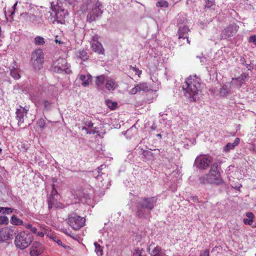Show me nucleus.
<instances>
[{"label":"nucleus","instance_id":"8fccbe9b","mask_svg":"<svg viewBox=\"0 0 256 256\" xmlns=\"http://www.w3.org/2000/svg\"><path fill=\"white\" fill-rule=\"evenodd\" d=\"M200 256H210L209 250H206L204 251H202L200 252Z\"/></svg>","mask_w":256,"mask_h":256},{"label":"nucleus","instance_id":"4c0bfd02","mask_svg":"<svg viewBox=\"0 0 256 256\" xmlns=\"http://www.w3.org/2000/svg\"><path fill=\"white\" fill-rule=\"evenodd\" d=\"M13 212V210L10 208H4V207H0V212L2 214H8L10 213H12Z\"/></svg>","mask_w":256,"mask_h":256},{"label":"nucleus","instance_id":"338daca9","mask_svg":"<svg viewBox=\"0 0 256 256\" xmlns=\"http://www.w3.org/2000/svg\"><path fill=\"white\" fill-rule=\"evenodd\" d=\"M4 212H10V210H4Z\"/></svg>","mask_w":256,"mask_h":256},{"label":"nucleus","instance_id":"393cba45","mask_svg":"<svg viewBox=\"0 0 256 256\" xmlns=\"http://www.w3.org/2000/svg\"><path fill=\"white\" fill-rule=\"evenodd\" d=\"M53 102L52 101H49L47 100H44L42 101V105L44 106V110L48 111L52 107Z\"/></svg>","mask_w":256,"mask_h":256},{"label":"nucleus","instance_id":"de8ad7c7","mask_svg":"<svg viewBox=\"0 0 256 256\" xmlns=\"http://www.w3.org/2000/svg\"><path fill=\"white\" fill-rule=\"evenodd\" d=\"M138 90H137V88L136 87V86H135L134 88H132L130 91H129V93L130 94H136L137 92H138Z\"/></svg>","mask_w":256,"mask_h":256},{"label":"nucleus","instance_id":"ddd939ff","mask_svg":"<svg viewBox=\"0 0 256 256\" xmlns=\"http://www.w3.org/2000/svg\"><path fill=\"white\" fill-rule=\"evenodd\" d=\"M92 76L89 74H80L78 76L76 80L81 82V84L84 87H87L92 82Z\"/></svg>","mask_w":256,"mask_h":256},{"label":"nucleus","instance_id":"6e6d98bb","mask_svg":"<svg viewBox=\"0 0 256 256\" xmlns=\"http://www.w3.org/2000/svg\"><path fill=\"white\" fill-rule=\"evenodd\" d=\"M144 156L148 155V156H152V152L150 151H144Z\"/></svg>","mask_w":256,"mask_h":256},{"label":"nucleus","instance_id":"37998d69","mask_svg":"<svg viewBox=\"0 0 256 256\" xmlns=\"http://www.w3.org/2000/svg\"><path fill=\"white\" fill-rule=\"evenodd\" d=\"M243 222L245 224L251 225L253 222V220L250 218H244Z\"/></svg>","mask_w":256,"mask_h":256},{"label":"nucleus","instance_id":"7ed1b4c3","mask_svg":"<svg viewBox=\"0 0 256 256\" xmlns=\"http://www.w3.org/2000/svg\"><path fill=\"white\" fill-rule=\"evenodd\" d=\"M156 202V198L154 197L142 198L138 202L136 216L140 218L144 217L146 210H152Z\"/></svg>","mask_w":256,"mask_h":256},{"label":"nucleus","instance_id":"69168bd1","mask_svg":"<svg viewBox=\"0 0 256 256\" xmlns=\"http://www.w3.org/2000/svg\"><path fill=\"white\" fill-rule=\"evenodd\" d=\"M156 136H158V137H160V138H161V137H162V135H161L160 134H158L156 135Z\"/></svg>","mask_w":256,"mask_h":256},{"label":"nucleus","instance_id":"c03bdc74","mask_svg":"<svg viewBox=\"0 0 256 256\" xmlns=\"http://www.w3.org/2000/svg\"><path fill=\"white\" fill-rule=\"evenodd\" d=\"M85 126L88 127V128H93L94 124L90 120H86L84 122Z\"/></svg>","mask_w":256,"mask_h":256},{"label":"nucleus","instance_id":"a878e982","mask_svg":"<svg viewBox=\"0 0 256 256\" xmlns=\"http://www.w3.org/2000/svg\"><path fill=\"white\" fill-rule=\"evenodd\" d=\"M50 238L51 240H52L54 242H56L59 246H62L64 248H66V249L68 248V249H70V250L71 249L69 246H67L64 244H63L62 242L60 239H58V238H57L56 236H50Z\"/></svg>","mask_w":256,"mask_h":256},{"label":"nucleus","instance_id":"5701e85b","mask_svg":"<svg viewBox=\"0 0 256 256\" xmlns=\"http://www.w3.org/2000/svg\"><path fill=\"white\" fill-rule=\"evenodd\" d=\"M10 223L14 226H21L23 224V221L18 218L16 216L12 215L10 218Z\"/></svg>","mask_w":256,"mask_h":256},{"label":"nucleus","instance_id":"f704fd0d","mask_svg":"<svg viewBox=\"0 0 256 256\" xmlns=\"http://www.w3.org/2000/svg\"><path fill=\"white\" fill-rule=\"evenodd\" d=\"M78 56L80 58L84 61L88 59V56L87 52L84 50L80 51Z\"/></svg>","mask_w":256,"mask_h":256},{"label":"nucleus","instance_id":"052dcab7","mask_svg":"<svg viewBox=\"0 0 256 256\" xmlns=\"http://www.w3.org/2000/svg\"><path fill=\"white\" fill-rule=\"evenodd\" d=\"M192 200L194 201V202H197L198 200V198L196 197H192Z\"/></svg>","mask_w":256,"mask_h":256},{"label":"nucleus","instance_id":"473e14b6","mask_svg":"<svg viewBox=\"0 0 256 256\" xmlns=\"http://www.w3.org/2000/svg\"><path fill=\"white\" fill-rule=\"evenodd\" d=\"M21 16L25 18L26 20H29L30 22H34L35 20L36 16L34 14H21Z\"/></svg>","mask_w":256,"mask_h":256},{"label":"nucleus","instance_id":"4468645a","mask_svg":"<svg viewBox=\"0 0 256 256\" xmlns=\"http://www.w3.org/2000/svg\"><path fill=\"white\" fill-rule=\"evenodd\" d=\"M189 32H190V30L187 26L179 25L178 32V38L185 39V38H187L188 34Z\"/></svg>","mask_w":256,"mask_h":256},{"label":"nucleus","instance_id":"39448f33","mask_svg":"<svg viewBox=\"0 0 256 256\" xmlns=\"http://www.w3.org/2000/svg\"><path fill=\"white\" fill-rule=\"evenodd\" d=\"M44 56L42 50H34L32 54L30 63L36 70H40L44 62Z\"/></svg>","mask_w":256,"mask_h":256},{"label":"nucleus","instance_id":"412c9836","mask_svg":"<svg viewBox=\"0 0 256 256\" xmlns=\"http://www.w3.org/2000/svg\"><path fill=\"white\" fill-rule=\"evenodd\" d=\"M232 86H228L226 84H224L222 86V87L220 88L219 93L221 96H226L228 94L232 92Z\"/></svg>","mask_w":256,"mask_h":256},{"label":"nucleus","instance_id":"f257e3e1","mask_svg":"<svg viewBox=\"0 0 256 256\" xmlns=\"http://www.w3.org/2000/svg\"><path fill=\"white\" fill-rule=\"evenodd\" d=\"M200 80L196 76H190L182 85V90L184 96L190 99V101H196L200 90Z\"/></svg>","mask_w":256,"mask_h":256},{"label":"nucleus","instance_id":"e2e57ef3","mask_svg":"<svg viewBox=\"0 0 256 256\" xmlns=\"http://www.w3.org/2000/svg\"><path fill=\"white\" fill-rule=\"evenodd\" d=\"M52 182L53 183L56 182V180L55 178H53L52 179Z\"/></svg>","mask_w":256,"mask_h":256},{"label":"nucleus","instance_id":"0eeeda50","mask_svg":"<svg viewBox=\"0 0 256 256\" xmlns=\"http://www.w3.org/2000/svg\"><path fill=\"white\" fill-rule=\"evenodd\" d=\"M52 70L54 72L62 73L64 72L68 73L70 70L68 68L66 60L64 58H58L54 62L52 66Z\"/></svg>","mask_w":256,"mask_h":256},{"label":"nucleus","instance_id":"423d86ee","mask_svg":"<svg viewBox=\"0 0 256 256\" xmlns=\"http://www.w3.org/2000/svg\"><path fill=\"white\" fill-rule=\"evenodd\" d=\"M85 220L76 214L69 215L68 222L74 230H78L84 226Z\"/></svg>","mask_w":256,"mask_h":256},{"label":"nucleus","instance_id":"ea45409f","mask_svg":"<svg viewBox=\"0 0 256 256\" xmlns=\"http://www.w3.org/2000/svg\"><path fill=\"white\" fill-rule=\"evenodd\" d=\"M31 100L32 102L34 103L35 105L37 107H40L41 106L40 102L37 100V98L34 96H32Z\"/></svg>","mask_w":256,"mask_h":256},{"label":"nucleus","instance_id":"79ce46f5","mask_svg":"<svg viewBox=\"0 0 256 256\" xmlns=\"http://www.w3.org/2000/svg\"><path fill=\"white\" fill-rule=\"evenodd\" d=\"M131 70H132L134 72L135 74L138 75V76L142 74V71L136 68L132 67Z\"/></svg>","mask_w":256,"mask_h":256},{"label":"nucleus","instance_id":"dca6fc26","mask_svg":"<svg viewBox=\"0 0 256 256\" xmlns=\"http://www.w3.org/2000/svg\"><path fill=\"white\" fill-rule=\"evenodd\" d=\"M102 12L100 8L98 6H96L92 9L90 14H88V18L90 21L94 20L96 17L99 16Z\"/></svg>","mask_w":256,"mask_h":256},{"label":"nucleus","instance_id":"603ef678","mask_svg":"<svg viewBox=\"0 0 256 256\" xmlns=\"http://www.w3.org/2000/svg\"><path fill=\"white\" fill-rule=\"evenodd\" d=\"M52 194H57V191L55 188L54 184H53L52 185Z\"/></svg>","mask_w":256,"mask_h":256},{"label":"nucleus","instance_id":"49530a36","mask_svg":"<svg viewBox=\"0 0 256 256\" xmlns=\"http://www.w3.org/2000/svg\"><path fill=\"white\" fill-rule=\"evenodd\" d=\"M98 38H98V35H96V34H95V35L93 36H92V40H91L90 43H91V44H92V43H94V42H96H96H99L98 41Z\"/></svg>","mask_w":256,"mask_h":256},{"label":"nucleus","instance_id":"72a5a7b5","mask_svg":"<svg viewBox=\"0 0 256 256\" xmlns=\"http://www.w3.org/2000/svg\"><path fill=\"white\" fill-rule=\"evenodd\" d=\"M82 130H84L86 134H94L96 133L98 134V132L96 130V128H91L90 130H89L88 127L86 126H84L82 128Z\"/></svg>","mask_w":256,"mask_h":256},{"label":"nucleus","instance_id":"e433bc0d","mask_svg":"<svg viewBox=\"0 0 256 256\" xmlns=\"http://www.w3.org/2000/svg\"><path fill=\"white\" fill-rule=\"evenodd\" d=\"M34 42L37 45H42L44 44V38L40 36H38L35 38Z\"/></svg>","mask_w":256,"mask_h":256},{"label":"nucleus","instance_id":"13d9d810","mask_svg":"<svg viewBox=\"0 0 256 256\" xmlns=\"http://www.w3.org/2000/svg\"><path fill=\"white\" fill-rule=\"evenodd\" d=\"M57 38H58V36H56V40H55V42L56 43H58V44H62V42H61L60 40H58L57 39Z\"/></svg>","mask_w":256,"mask_h":256},{"label":"nucleus","instance_id":"f03ea898","mask_svg":"<svg viewBox=\"0 0 256 256\" xmlns=\"http://www.w3.org/2000/svg\"><path fill=\"white\" fill-rule=\"evenodd\" d=\"M218 163H214L211 166L208 174L202 176L199 178L200 182L202 184H222V180L220 177V172L218 170Z\"/></svg>","mask_w":256,"mask_h":256},{"label":"nucleus","instance_id":"c9c22d12","mask_svg":"<svg viewBox=\"0 0 256 256\" xmlns=\"http://www.w3.org/2000/svg\"><path fill=\"white\" fill-rule=\"evenodd\" d=\"M156 6L160 8H167L168 6V3L166 0H160L156 2Z\"/></svg>","mask_w":256,"mask_h":256},{"label":"nucleus","instance_id":"1a4fd4ad","mask_svg":"<svg viewBox=\"0 0 256 256\" xmlns=\"http://www.w3.org/2000/svg\"><path fill=\"white\" fill-rule=\"evenodd\" d=\"M16 230V228L13 226L0 229V242H3L12 239Z\"/></svg>","mask_w":256,"mask_h":256},{"label":"nucleus","instance_id":"cd10ccee","mask_svg":"<svg viewBox=\"0 0 256 256\" xmlns=\"http://www.w3.org/2000/svg\"><path fill=\"white\" fill-rule=\"evenodd\" d=\"M136 86L138 92H146L148 90L146 83H140Z\"/></svg>","mask_w":256,"mask_h":256},{"label":"nucleus","instance_id":"c85d7f7f","mask_svg":"<svg viewBox=\"0 0 256 256\" xmlns=\"http://www.w3.org/2000/svg\"><path fill=\"white\" fill-rule=\"evenodd\" d=\"M19 70L16 68H12L10 69V75L15 80H18L20 78V76L19 74Z\"/></svg>","mask_w":256,"mask_h":256},{"label":"nucleus","instance_id":"a19ab883","mask_svg":"<svg viewBox=\"0 0 256 256\" xmlns=\"http://www.w3.org/2000/svg\"><path fill=\"white\" fill-rule=\"evenodd\" d=\"M142 250L138 249L134 252L132 256H143L142 254Z\"/></svg>","mask_w":256,"mask_h":256},{"label":"nucleus","instance_id":"58836bf2","mask_svg":"<svg viewBox=\"0 0 256 256\" xmlns=\"http://www.w3.org/2000/svg\"><path fill=\"white\" fill-rule=\"evenodd\" d=\"M8 218L6 216H0V224H8Z\"/></svg>","mask_w":256,"mask_h":256},{"label":"nucleus","instance_id":"9b49d317","mask_svg":"<svg viewBox=\"0 0 256 256\" xmlns=\"http://www.w3.org/2000/svg\"><path fill=\"white\" fill-rule=\"evenodd\" d=\"M44 248L42 244L38 242H34L31 246L30 255V256H38L42 253Z\"/></svg>","mask_w":256,"mask_h":256},{"label":"nucleus","instance_id":"2eb2a0df","mask_svg":"<svg viewBox=\"0 0 256 256\" xmlns=\"http://www.w3.org/2000/svg\"><path fill=\"white\" fill-rule=\"evenodd\" d=\"M26 114L27 110L24 108L22 109H17L16 111V117L18 120V124L20 125L21 124L24 122V117L26 116Z\"/></svg>","mask_w":256,"mask_h":256},{"label":"nucleus","instance_id":"4be33fe9","mask_svg":"<svg viewBox=\"0 0 256 256\" xmlns=\"http://www.w3.org/2000/svg\"><path fill=\"white\" fill-rule=\"evenodd\" d=\"M151 256H168L166 254V250H162L161 247L156 246L152 250Z\"/></svg>","mask_w":256,"mask_h":256},{"label":"nucleus","instance_id":"3c124183","mask_svg":"<svg viewBox=\"0 0 256 256\" xmlns=\"http://www.w3.org/2000/svg\"><path fill=\"white\" fill-rule=\"evenodd\" d=\"M246 216L248 218H250V219H252V220H253L254 218V214L252 212H247L246 214Z\"/></svg>","mask_w":256,"mask_h":256},{"label":"nucleus","instance_id":"864d4df0","mask_svg":"<svg viewBox=\"0 0 256 256\" xmlns=\"http://www.w3.org/2000/svg\"><path fill=\"white\" fill-rule=\"evenodd\" d=\"M24 226L25 228H28V229H30V230L32 226V225L30 224H24Z\"/></svg>","mask_w":256,"mask_h":256},{"label":"nucleus","instance_id":"f3484780","mask_svg":"<svg viewBox=\"0 0 256 256\" xmlns=\"http://www.w3.org/2000/svg\"><path fill=\"white\" fill-rule=\"evenodd\" d=\"M118 86V84L114 79L109 78L106 82V88L109 91L114 90Z\"/></svg>","mask_w":256,"mask_h":256},{"label":"nucleus","instance_id":"bf43d9fd","mask_svg":"<svg viewBox=\"0 0 256 256\" xmlns=\"http://www.w3.org/2000/svg\"><path fill=\"white\" fill-rule=\"evenodd\" d=\"M17 4H18V2H16L14 4V6H13V7H12V8H14V10H15L16 7V6ZM13 13H14V12H13L12 13V14H13Z\"/></svg>","mask_w":256,"mask_h":256},{"label":"nucleus","instance_id":"aec40b11","mask_svg":"<svg viewBox=\"0 0 256 256\" xmlns=\"http://www.w3.org/2000/svg\"><path fill=\"white\" fill-rule=\"evenodd\" d=\"M240 142V140L239 138H236L234 140V142H228L226 144V145L224 146V148L223 151L224 152H228L230 150H233L234 148L238 146Z\"/></svg>","mask_w":256,"mask_h":256},{"label":"nucleus","instance_id":"f8f14e48","mask_svg":"<svg viewBox=\"0 0 256 256\" xmlns=\"http://www.w3.org/2000/svg\"><path fill=\"white\" fill-rule=\"evenodd\" d=\"M236 26L230 25L222 30L221 34V38L223 39H226L236 34Z\"/></svg>","mask_w":256,"mask_h":256},{"label":"nucleus","instance_id":"a211bd4d","mask_svg":"<svg viewBox=\"0 0 256 256\" xmlns=\"http://www.w3.org/2000/svg\"><path fill=\"white\" fill-rule=\"evenodd\" d=\"M91 46L92 49V50L98 53V54H104V50L102 44L100 42H96V43H92Z\"/></svg>","mask_w":256,"mask_h":256},{"label":"nucleus","instance_id":"2f4dec72","mask_svg":"<svg viewBox=\"0 0 256 256\" xmlns=\"http://www.w3.org/2000/svg\"><path fill=\"white\" fill-rule=\"evenodd\" d=\"M96 84L98 86H100L102 85L104 80V76L103 75H101L100 76H98L96 78Z\"/></svg>","mask_w":256,"mask_h":256},{"label":"nucleus","instance_id":"5fc2aeb1","mask_svg":"<svg viewBox=\"0 0 256 256\" xmlns=\"http://www.w3.org/2000/svg\"><path fill=\"white\" fill-rule=\"evenodd\" d=\"M30 230L32 232H33L34 234H36L37 232V228L35 227H33L32 226V228H30Z\"/></svg>","mask_w":256,"mask_h":256},{"label":"nucleus","instance_id":"6ab92c4d","mask_svg":"<svg viewBox=\"0 0 256 256\" xmlns=\"http://www.w3.org/2000/svg\"><path fill=\"white\" fill-rule=\"evenodd\" d=\"M68 15V12L66 11H65L64 10L61 9L60 10H58L56 15V21L58 22L60 24H62L64 22V18Z\"/></svg>","mask_w":256,"mask_h":256},{"label":"nucleus","instance_id":"6e6552de","mask_svg":"<svg viewBox=\"0 0 256 256\" xmlns=\"http://www.w3.org/2000/svg\"><path fill=\"white\" fill-rule=\"evenodd\" d=\"M212 158L207 155H200L198 156L195 160L194 165L200 169H206L210 163Z\"/></svg>","mask_w":256,"mask_h":256},{"label":"nucleus","instance_id":"20e7f679","mask_svg":"<svg viewBox=\"0 0 256 256\" xmlns=\"http://www.w3.org/2000/svg\"><path fill=\"white\" fill-rule=\"evenodd\" d=\"M32 241V236L31 234L26 231H22L18 233L16 236L14 244L20 250L28 248Z\"/></svg>","mask_w":256,"mask_h":256},{"label":"nucleus","instance_id":"680f3d73","mask_svg":"<svg viewBox=\"0 0 256 256\" xmlns=\"http://www.w3.org/2000/svg\"><path fill=\"white\" fill-rule=\"evenodd\" d=\"M212 2H210V4H206V6L208 7V8H210L212 6Z\"/></svg>","mask_w":256,"mask_h":256},{"label":"nucleus","instance_id":"4d7b16f0","mask_svg":"<svg viewBox=\"0 0 256 256\" xmlns=\"http://www.w3.org/2000/svg\"><path fill=\"white\" fill-rule=\"evenodd\" d=\"M64 1L68 2L69 4H72L74 2L75 0H64Z\"/></svg>","mask_w":256,"mask_h":256},{"label":"nucleus","instance_id":"774afa93","mask_svg":"<svg viewBox=\"0 0 256 256\" xmlns=\"http://www.w3.org/2000/svg\"><path fill=\"white\" fill-rule=\"evenodd\" d=\"M2 151V149L0 148V154L1 153Z\"/></svg>","mask_w":256,"mask_h":256},{"label":"nucleus","instance_id":"0e129e2a","mask_svg":"<svg viewBox=\"0 0 256 256\" xmlns=\"http://www.w3.org/2000/svg\"><path fill=\"white\" fill-rule=\"evenodd\" d=\"M186 40H187V42L188 44H190V41L189 40L188 38V36H187V38H186Z\"/></svg>","mask_w":256,"mask_h":256},{"label":"nucleus","instance_id":"bb28decb","mask_svg":"<svg viewBox=\"0 0 256 256\" xmlns=\"http://www.w3.org/2000/svg\"><path fill=\"white\" fill-rule=\"evenodd\" d=\"M40 228L42 230V231L38 232H37V236L40 237H43L44 234H47L48 236L49 234V231L47 227L40 226Z\"/></svg>","mask_w":256,"mask_h":256},{"label":"nucleus","instance_id":"9d476101","mask_svg":"<svg viewBox=\"0 0 256 256\" xmlns=\"http://www.w3.org/2000/svg\"><path fill=\"white\" fill-rule=\"evenodd\" d=\"M248 77V74H242L237 78H232L230 84L232 88L239 89L243 84H245Z\"/></svg>","mask_w":256,"mask_h":256},{"label":"nucleus","instance_id":"7c9ffc66","mask_svg":"<svg viewBox=\"0 0 256 256\" xmlns=\"http://www.w3.org/2000/svg\"><path fill=\"white\" fill-rule=\"evenodd\" d=\"M106 104L110 110H113L115 109L118 105L116 102H112L110 100H106Z\"/></svg>","mask_w":256,"mask_h":256},{"label":"nucleus","instance_id":"09e8293b","mask_svg":"<svg viewBox=\"0 0 256 256\" xmlns=\"http://www.w3.org/2000/svg\"><path fill=\"white\" fill-rule=\"evenodd\" d=\"M249 42L254 43L256 45V36H252L249 38Z\"/></svg>","mask_w":256,"mask_h":256},{"label":"nucleus","instance_id":"c756f323","mask_svg":"<svg viewBox=\"0 0 256 256\" xmlns=\"http://www.w3.org/2000/svg\"><path fill=\"white\" fill-rule=\"evenodd\" d=\"M95 252L98 256H102L103 254L102 248L98 242H94Z\"/></svg>","mask_w":256,"mask_h":256},{"label":"nucleus","instance_id":"a18cd8bd","mask_svg":"<svg viewBox=\"0 0 256 256\" xmlns=\"http://www.w3.org/2000/svg\"><path fill=\"white\" fill-rule=\"evenodd\" d=\"M38 125L41 128H44L45 126V122L43 119H40L38 121Z\"/></svg>","mask_w":256,"mask_h":256},{"label":"nucleus","instance_id":"b1692460","mask_svg":"<svg viewBox=\"0 0 256 256\" xmlns=\"http://www.w3.org/2000/svg\"><path fill=\"white\" fill-rule=\"evenodd\" d=\"M48 208L50 209L56 207L58 208V204L56 200L52 196H50L48 199Z\"/></svg>","mask_w":256,"mask_h":256}]
</instances>
